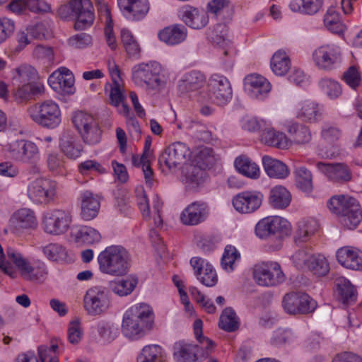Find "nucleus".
I'll use <instances>...</instances> for the list:
<instances>
[{"mask_svg": "<svg viewBox=\"0 0 362 362\" xmlns=\"http://www.w3.org/2000/svg\"><path fill=\"white\" fill-rule=\"evenodd\" d=\"M342 50L336 43H324L317 47L312 53V60L315 66L322 71H329L341 65Z\"/></svg>", "mask_w": 362, "mask_h": 362, "instance_id": "obj_8", "label": "nucleus"}, {"mask_svg": "<svg viewBox=\"0 0 362 362\" xmlns=\"http://www.w3.org/2000/svg\"><path fill=\"white\" fill-rule=\"evenodd\" d=\"M327 206L332 212L339 216L340 223L348 229H354L362 219L358 202L353 197L334 196L328 202Z\"/></svg>", "mask_w": 362, "mask_h": 362, "instance_id": "obj_2", "label": "nucleus"}, {"mask_svg": "<svg viewBox=\"0 0 362 362\" xmlns=\"http://www.w3.org/2000/svg\"><path fill=\"white\" fill-rule=\"evenodd\" d=\"M190 264L194 269L195 274L200 282L206 286H214L218 281V276L213 266L199 257H193Z\"/></svg>", "mask_w": 362, "mask_h": 362, "instance_id": "obj_18", "label": "nucleus"}, {"mask_svg": "<svg viewBox=\"0 0 362 362\" xmlns=\"http://www.w3.org/2000/svg\"><path fill=\"white\" fill-rule=\"evenodd\" d=\"M253 277L255 282L262 286H274L286 279L279 264L276 262L256 264L253 269Z\"/></svg>", "mask_w": 362, "mask_h": 362, "instance_id": "obj_11", "label": "nucleus"}, {"mask_svg": "<svg viewBox=\"0 0 362 362\" xmlns=\"http://www.w3.org/2000/svg\"><path fill=\"white\" fill-rule=\"evenodd\" d=\"M286 128L296 144H307L312 139L310 131L307 126L296 122H290L286 125Z\"/></svg>", "mask_w": 362, "mask_h": 362, "instance_id": "obj_44", "label": "nucleus"}, {"mask_svg": "<svg viewBox=\"0 0 362 362\" xmlns=\"http://www.w3.org/2000/svg\"><path fill=\"white\" fill-rule=\"evenodd\" d=\"M121 39L127 53L130 57H136L139 54V45L129 30L122 29Z\"/></svg>", "mask_w": 362, "mask_h": 362, "instance_id": "obj_57", "label": "nucleus"}, {"mask_svg": "<svg viewBox=\"0 0 362 362\" xmlns=\"http://www.w3.org/2000/svg\"><path fill=\"white\" fill-rule=\"evenodd\" d=\"M187 36V28L181 24H175L158 33L160 40L168 45H176L184 42Z\"/></svg>", "mask_w": 362, "mask_h": 362, "instance_id": "obj_27", "label": "nucleus"}, {"mask_svg": "<svg viewBox=\"0 0 362 362\" xmlns=\"http://www.w3.org/2000/svg\"><path fill=\"white\" fill-rule=\"evenodd\" d=\"M307 269L312 272L316 276H323L328 274L329 264L324 255L313 253Z\"/></svg>", "mask_w": 362, "mask_h": 362, "instance_id": "obj_47", "label": "nucleus"}, {"mask_svg": "<svg viewBox=\"0 0 362 362\" xmlns=\"http://www.w3.org/2000/svg\"><path fill=\"white\" fill-rule=\"evenodd\" d=\"M163 72L162 66L157 62L141 63L132 68V81L144 88H164L167 80Z\"/></svg>", "mask_w": 362, "mask_h": 362, "instance_id": "obj_3", "label": "nucleus"}, {"mask_svg": "<svg viewBox=\"0 0 362 362\" xmlns=\"http://www.w3.org/2000/svg\"><path fill=\"white\" fill-rule=\"evenodd\" d=\"M83 303L86 310L91 315H100L107 311L110 306L107 294L100 287H93L88 290Z\"/></svg>", "mask_w": 362, "mask_h": 362, "instance_id": "obj_14", "label": "nucleus"}, {"mask_svg": "<svg viewBox=\"0 0 362 362\" xmlns=\"http://www.w3.org/2000/svg\"><path fill=\"white\" fill-rule=\"evenodd\" d=\"M138 281L136 279L128 277L113 281L110 283V289L119 296H126L132 293L136 286Z\"/></svg>", "mask_w": 362, "mask_h": 362, "instance_id": "obj_45", "label": "nucleus"}, {"mask_svg": "<svg viewBox=\"0 0 362 362\" xmlns=\"http://www.w3.org/2000/svg\"><path fill=\"white\" fill-rule=\"evenodd\" d=\"M98 9L100 15L105 18L106 27L105 28V35L106 42L111 49H115L117 47L116 39L112 33L113 27L110 11L107 5L102 1V0H97Z\"/></svg>", "mask_w": 362, "mask_h": 362, "instance_id": "obj_35", "label": "nucleus"}, {"mask_svg": "<svg viewBox=\"0 0 362 362\" xmlns=\"http://www.w3.org/2000/svg\"><path fill=\"white\" fill-rule=\"evenodd\" d=\"M27 112L35 123L45 129H56L62 122L59 106L51 100L28 107Z\"/></svg>", "mask_w": 362, "mask_h": 362, "instance_id": "obj_4", "label": "nucleus"}, {"mask_svg": "<svg viewBox=\"0 0 362 362\" xmlns=\"http://www.w3.org/2000/svg\"><path fill=\"white\" fill-rule=\"evenodd\" d=\"M17 145L18 149L15 154L17 160L27 164H35L40 160V150L34 142L20 140L17 141Z\"/></svg>", "mask_w": 362, "mask_h": 362, "instance_id": "obj_23", "label": "nucleus"}, {"mask_svg": "<svg viewBox=\"0 0 362 362\" xmlns=\"http://www.w3.org/2000/svg\"><path fill=\"white\" fill-rule=\"evenodd\" d=\"M100 239L101 235L100 233L95 228L89 226L81 227L76 234V240L77 242L88 245L98 243Z\"/></svg>", "mask_w": 362, "mask_h": 362, "instance_id": "obj_51", "label": "nucleus"}, {"mask_svg": "<svg viewBox=\"0 0 362 362\" xmlns=\"http://www.w3.org/2000/svg\"><path fill=\"white\" fill-rule=\"evenodd\" d=\"M313 252L310 248L305 247L297 250L291 257L293 264L298 269H307L312 259Z\"/></svg>", "mask_w": 362, "mask_h": 362, "instance_id": "obj_52", "label": "nucleus"}, {"mask_svg": "<svg viewBox=\"0 0 362 362\" xmlns=\"http://www.w3.org/2000/svg\"><path fill=\"white\" fill-rule=\"evenodd\" d=\"M316 166L329 180L333 182H345L351 180V171L344 163H325L318 162Z\"/></svg>", "mask_w": 362, "mask_h": 362, "instance_id": "obj_20", "label": "nucleus"}, {"mask_svg": "<svg viewBox=\"0 0 362 362\" xmlns=\"http://www.w3.org/2000/svg\"><path fill=\"white\" fill-rule=\"evenodd\" d=\"M71 221V216L69 212L52 209L43 214L42 226L46 233L59 235L69 230Z\"/></svg>", "mask_w": 362, "mask_h": 362, "instance_id": "obj_12", "label": "nucleus"}, {"mask_svg": "<svg viewBox=\"0 0 362 362\" xmlns=\"http://www.w3.org/2000/svg\"><path fill=\"white\" fill-rule=\"evenodd\" d=\"M43 253L51 261L64 262L66 259V248L57 243H49L42 249Z\"/></svg>", "mask_w": 362, "mask_h": 362, "instance_id": "obj_50", "label": "nucleus"}, {"mask_svg": "<svg viewBox=\"0 0 362 362\" xmlns=\"http://www.w3.org/2000/svg\"><path fill=\"white\" fill-rule=\"evenodd\" d=\"M262 163L265 172L270 177L284 179L289 174L287 165L277 159L264 156Z\"/></svg>", "mask_w": 362, "mask_h": 362, "instance_id": "obj_32", "label": "nucleus"}, {"mask_svg": "<svg viewBox=\"0 0 362 362\" xmlns=\"http://www.w3.org/2000/svg\"><path fill=\"white\" fill-rule=\"evenodd\" d=\"M206 172L200 167L188 165L182 170V182L189 187L194 188L204 182Z\"/></svg>", "mask_w": 362, "mask_h": 362, "instance_id": "obj_37", "label": "nucleus"}, {"mask_svg": "<svg viewBox=\"0 0 362 362\" xmlns=\"http://www.w3.org/2000/svg\"><path fill=\"white\" fill-rule=\"evenodd\" d=\"M58 184L56 181L39 177L28 185V195L34 203L48 204L57 197Z\"/></svg>", "mask_w": 362, "mask_h": 362, "instance_id": "obj_10", "label": "nucleus"}, {"mask_svg": "<svg viewBox=\"0 0 362 362\" xmlns=\"http://www.w3.org/2000/svg\"><path fill=\"white\" fill-rule=\"evenodd\" d=\"M234 165L238 173L249 178L257 179L260 175L258 165L244 155L235 158Z\"/></svg>", "mask_w": 362, "mask_h": 362, "instance_id": "obj_33", "label": "nucleus"}, {"mask_svg": "<svg viewBox=\"0 0 362 362\" xmlns=\"http://www.w3.org/2000/svg\"><path fill=\"white\" fill-rule=\"evenodd\" d=\"M14 83L21 86V90H43L37 70L30 64H23L12 70Z\"/></svg>", "mask_w": 362, "mask_h": 362, "instance_id": "obj_13", "label": "nucleus"}, {"mask_svg": "<svg viewBox=\"0 0 362 362\" xmlns=\"http://www.w3.org/2000/svg\"><path fill=\"white\" fill-rule=\"evenodd\" d=\"M71 121L83 143L93 146L101 140L102 130L98 118L90 113L76 111L72 114Z\"/></svg>", "mask_w": 362, "mask_h": 362, "instance_id": "obj_6", "label": "nucleus"}, {"mask_svg": "<svg viewBox=\"0 0 362 362\" xmlns=\"http://www.w3.org/2000/svg\"><path fill=\"white\" fill-rule=\"evenodd\" d=\"M81 202L82 218L85 221H90L95 218L100 206L98 199L91 192L86 191L81 195Z\"/></svg>", "mask_w": 362, "mask_h": 362, "instance_id": "obj_28", "label": "nucleus"}, {"mask_svg": "<svg viewBox=\"0 0 362 362\" xmlns=\"http://www.w3.org/2000/svg\"><path fill=\"white\" fill-rule=\"evenodd\" d=\"M206 83V77L199 71H191L185 74L179 81V88L196 90L202 88Z\"/></svg>", "mask_w": 362, "mask_h": 362, "instance_id": "obj_36", "label": "nucleus"}, {"mask_svg": "<svg viewBox=\"0 0 362 362\" xmlns=\"http://www.w3.org/2000/svg\"><path fill=\"white\" fill-rule=\"evenodd\" d=\"M240 258V255L237 249L234 246L227 245L221 259L223 269L227 272H232L234 269L235 261Z\"/></svg>", "mask_w": 362, "mask_h": 362, "instance_id": "obj_56", "label": "nucleus"}, {"mask_svg": "<svg viewBox=\"0 0 362 362\" xmlns=\"http://www.w3.org/2000/svg\"><path fill=\"white\" fill-rule=\"evenodd\" d=\"M60 151L70 160L80 158L83 152V146L78 137L71 131L62 132L59 140Z\"/></svg>", "mask_w": 362, "mask_h": 362, "instance_id": "obj_16", "label": "nucleus"}, {"mask_svg": "<svg viewBox=\"0 0 362 362\" xmlns=\"http://www.w3.org/2000/svg\"><path fill=\"white\" fill-rule=\"evenodd\" d=\"M99 335L106 341L114 340L118 334V329L112 324L100 322L96 325Z\"/></svg>", "mask_w": 362, "mask_h": 362, "instance_id": "obj_61", "label": "nucleus"}, {"mask_svg": "<svg viewBox=\"0 0 362 362\" xmlns=\"http://www.w3.org/2000/svg\"><path fill=\"white\" fill-rule=\"evenodd\" d=\"M243 83L245 90H271L272 89V84L268 79L255 73L247 75L243 80Z\"/></svg>", "mask_w": 362, "mask_h": 362, "instance_id": "obj_46", "label": "nucleus"}, {"mask_svg": "<svg viewBox=\"0 0 362 362\" xmlns=\"http://www.w3.org/2000/svg\"><path fill=\"white\" fill-rule=\"evenodd\" d=\"M260 141L266 145L279 148H287L289 140L283 132L276 131L273 128H264L260 134Z\"/></svg>", "mask_w": 362, "mask_h": 362, "instance_id": "obj_30", "label": "nucleus"}, {"mask_svg": "<svg viewBox=\"0 0 362 362\" xmlns=\"http://www.w3.org/2000/svg\"><path fill=\"white\" fill-rule=\"evenodd\" d=\"M47 82L53 90H59L72 88L75 78L69 69L61 66L49 76Z\"/></svg>", "mask_w": 362, "mask_h": 362, "instance_id": "obj_22", "label": "nucleus"}, {"mask_svg": "<svg viewBox=\"0 0 362 362\" xmlns=\"http://www.w3.org/2000/svg\"><path fill=\"white\" fill-rule=\"evenodd\" d=\"M10 221L16 230L34 229L37 226L35 212L27 208L17 210L12 215Z\"/></svg>", "mask_w": 362, "mask_h": 362, "instance_id": "obj_26", "label": "nucleus"}, {"mask_svg": "<svg viewBox=\"0 0 362 362\" xmlns=\"http://www.w3.org/2000/svg\"><path fill=\"white\" fill-rule=\"evenodd\" d=\"M300 292H292L285 295L283 299L284 310L289 314H300Z\"/></svg>", "mask_w": 362, "mask_h": 362, "instance_id": "obj_53", "label": "nucleus"}, {"mask_svg": "<svg viewBox=\"0 0 362 362\" xmlns=\"http://www.w3.org/2000/svg\"><path fill=\"white\" fill-rule=\"evenodd\" d=\"M290 230L288 221L280 216H268L258 221L255 233L261 239H271L279 243L288 235Z\"/></svg>", "mask_w": 362, "mask_h": 362, "instance_id": "obj_9", "label": "nucleus"}, {"mask_svg": "<svg viewBox=\"0 0 362 362\" xmlns=\"http://www.w3.org/2000/svg\"><path fill=\"white\" fill-rule=\"evenodd\" d=\"M158 163L160 166L165 165L169 170L176 168L182 164L170 146H168L161 153L158 158Z\"/></svg>", "mask_w": 362, "mask_h": 362, "instance_id": "obj_64", "label": "nucleus"}, {"mask_svg": "<svg viewBox=\"0 0 362 362\" xmlns=\"http://www.w3.org/2000/svg\"><path fill=\"white\" fill-rule=\"evenodd\" d=\"M324 25L327 30L334 33H343L346 25L340 18V14L334 7L327 9L324 16Z\"/></svg>", "mask_w": 362, "mask_h": 362, "instance_id": "obj_41", "label": "nucleus"}, {"mask_svg": "<svg viewBox=\"0 0 362 362\" xmlns=\"http://www.w3.org/2000/svg\"><path fill=\"white\" fill-rule=\"evenodd\" d=\"M318 228L316 220L309 218L298 222V228L294 235V241L296 244L308 241Z\"/></svg>", "mask_w": 362, "mask_h": 362, "instance_id": "obj_34", "label": "nucleus"}, {"mask_svg": "<svg viewBox=\"0 0 362 362\" xmlns=\"http://www.w3.org/2000/svg\"><path fill=\"white\" fill-rule=\"evenodd\" d=\"M7 257L19 269L21 276L26 281H43L48 274V270L43 262L30 263L24 256L13 248L6 250Z\"/></svg>", "mask_w": 362, "mask_h": 362, "instance_id": "obj_7", "label": "nucleus"}, {"mask_svg": "<svg viewBox=\"0 0 362 362\" xmlns=\"http://www.w3.org/2000/svg\"><path fill=\"white\" fill-rule=\"evenodd\" d=\"M117 3L122 14L134 21L144 18L149 11L148 0H117Z\"/></svg>", "mask_w": 362, "mask_h": 362, "instance_id": "obj_17", "label": "nucleus"}, {"mask_svg": "<svg viewBox=\"0 0 362 362\" xmlns=\"http://www.w3.org/2000/svg\"><path fill=\"white\" fill-rule=\"evenodd\" d=\"M174 358L177 362H196L199 347L185 341L175 343Z\"/></svg>", "mask_w": 362, "mask_h": 362, "instance_id": "obj_29", "label": "nucleus"}, {"mask_svg": "<svg viewBox=\"0 0 362 362\" xmlns=\"http://www.w3.org/2000/svg\"><path fill=\"white\" fill-rule=\"evenodd\" d=\"M150 331L139 320L125 312L122 319V332L123 334L132 339H138Z\"/></svg>", "mask_w": 362, "mask_h": 362, "instance_id": "obj_25", "label": "nucleus"}, {"mask_svg": "<svg viewBox=\"0 0 362 362\" xmlns=\"http://www.w3.org/2000/svg\"><path fill=\"white\" fill-rule=\"evenodd\" d=\"M337 285L340 300L344 304L350 305L356 300V289L349 280L344 278L339 279Z\"/></svg>", "mask_w": 362, "mask_h": 362, "instance_id": "obj_43", "label": "nucleus"}, {"mask_svg": "<svg viewBox=\"0 0 362 362\" xmlns=\"http://www.w3.org/2000/svg\"><path fill=\"white\" fill-rule=\"evenodd\" d=\"M35 92H0V98L5 103L13 100L17 104L24 105L34 100Z\"/></svg>", "mask_w": 362, "mask_h": 362, "instance_id": "obj_55", "label": "nucleus"}, {"mask_svg": "<svg viewBox=\"0 0 362 362\" xmlns=\"http://www.w3.org/2000/svg\"><path fill=\"white\" fill-rule=\"evenodd\" d=\"M270 66L275 75L284 76L291 68V61L284 51L278 50L271 59Z\"/></svg>", "mask_w": 362, "mask_h": 362, "instance_id": "obj_40", "label": "nucleus"}, {"mask_svg": "<svg viewBox=\"0 0 362 362\" xmlns=\"http://www.w3.org/2000/svg\"><path fill=\"white\" fill-rule=\"evenodd\" d=\"M338 262L344 267L353 270H362V253L349 247H344L337 252Z\"/></svg>", "mask_w": 362, "mask_h": 362, "instance_id": "obj_24", "label": "nucleus"}, {"mask_svg": "<svg viewBox=\"0 0 362 362\" xmlns=\"http://www.w3.org/2000/svg\"><path fill=\"white\" fill-rule=\"evenodd\" d=\"M227 33V26L225 24L219 23L214 27L209 37L217 45L228 47L231 42L226 38Z\"/></svg>", "mask_w": 362, "mask_h": 362, "instance_id": "obj_60", "label": "nucleus"}, {"mask_svg": "<svg viewBox=\"0 0 362 362\" xmlns=\"http://www.w3.org/2000/svg\"><path fill=\"white\" fill-rule=\"evenodd\" d=\"M322 116V111L317 103L307 100L303 103L296 112V117L306 122H316Z\"/></svg>", "mask_w": 362, "mask_h": 362, "instance_id": "obj_39", "label": "nucleus"}, {"mask_svg": "<svg viewBox=\"0 0 362 362\" xmlns=\"http://www.w3.org/2000/svg\"><path fill=\"white\" fill-rule=\"evenodd\" d=\"M209 215V209L205 203L193 202L181 213V222L186 226H197L204 222Z\"/></svg>", "mask_w": 362, "mask_h": 362, "instance_id": "obj_19", "label": "nucleus"}, {"mask_svg": "<svg viewBox=\"0 0 362 362\" xmlns=\"http://www.w3.org/2000/svg\"><path fill=\"white\" fill-rule=\"evenodd\" d=\"M179 16L187 26L193 29H202L209 23L206 11L189 6L182 8Z\"/></svg>", "mask_w": 362, "mask_h": 362, "instance_id": "obj_21", "label": "nucleus"}, {"mask_svg": "<svg viewBox=\"0 0 362 362\" xmlns=\"http://www.w3.org/2000/svg\"><path fill=\"white\" fill-rule=\"evenodd\" d=\"M291 200L290 192L283 186H276L270 190L269 202L275 209L286 208Z\"/></svg>", "mask_w": 362, "mask_h": 362, "instance_id": "obj_38", "label": "nucleus"}, {"mask_svg": "<svg viewBox=\"0 0 362 362\" xmlns=\"http://www.w3.org/2000/svg\"><path fill=\"white\" fill-rule=\"evenodd\" d=\"M83 329L80 320L76 318L71 321L68 327V339L72 344H78L83 337Z\"/></svg>", "mask_w": 362, "mask_h": 362, "instance_id": "obj_63", "label": "nucleus"}, {"mask_svg": "<svg viewBox=\"0 0 362 362\" xmlns=\"http://www.w3.org/2000/svg\"><path fill=\"white\" fill-rule=\"evenodd\" d=\"M263 194L259 191H244L238 193L232 199L234 209L240 214H251L262 205Z\"/></svg>", "mask_w": 362, "mask_h": 362, "instance_id": "obj_15", "label": "nucleus"}, {"mask_svg": "<svg viewBox=\"0 0 362 362\" xmlns=\"http://www.w3.org/2000/svg\"><path fill=\"white\" fill-rule=\"evenodd\" d=\"M162 348L158 345H148L143 348L137 357V362H162Z\"/></svg>", "mask_w": 362, "mask_h": 362, "instance_id": "obj_48", "label": "nucleus"}, {"mask_svg": "<svg viewBox=\"0 0 362 362\" xmlns=\"http://www.w3.org/2000/svg\"><path fill=\"white\" fill-rule=\"evenodd\" d=\"M58 13L64 19L74 17L76 30H84L90 26L94 21L93 5L90 0H70L59 8Z\"/></svg>", "mask_w": 362, "mask_h": 362, "instance_id": "obj_5", "label": "nucleus"}, {"mask_svg": "<svg viewBox=\"0 0 362 362\" xmlns=\"http://www.w3.org/2000/svg\"><path fill=\"white\" fill-rule=\"evenodd\" d=\"M203 322L201 320L197 319L193 325L194 333L196 339L199 341L202 349L206 350V354L209 355L214 348V343L212 340L202 335Z\"/></svg>", "mask_w": 362, "mask_h": 362, "instance_id": "obj_58", "label": "nucleus"}, {"mask_svg": "<svg viewBox=\"0 0 362 362\" xmlns=\"http://www.w3.org/2000/svg\"><path fill=\"white\" fill-rule=\"evenodd\" d=\"M219 327L226 332H233L238 328L235 313L231 308H226L222 312L218 322Z\"/></svg>", "mask_w": 362, "mask_h": 362, "instance_id": "obj_49", "label": "nucleus"}, {"mask_svg": "<svg viewBox=\"0 0 362 362\" xmlns=\"http://www.w3.org/2000/svg\"><path fill=\"white\" fill-rule=\"evenodd\" d=\"M126 312L134 318L139 320L148 329H151L154 322V314L152 308L146 303H139L132 305Z\"/></svg>", "mask_w": 362, "mask_h": 362, "instance_id": "obj_31", "label": "nucleus"}, {"mask_svg": "<svg viewBox=\"0 0 362 362\" xmlns=\"http://www.w3.org/2000/svg\"><path fill=\"white\" fill-rule=\"evenodd\" d=\"M100 271L111 276H124L130 267V255L123 247L112 245L102 251L98 257Z\"/></svg>", "mask_w": 362, "mask_h": 362, "instance_id": "obj_1", "label": "nucleus"}, {"mask_svg": "<svg viewBox=\"0 0 362 362\" xmlns=\"http://www.w3.org/2000/svg\"><path fill=\"white\" fill-rule=\"evenodd\" d=\"M47 166L49 171L54 173H61L64 169L63 157L57 152H51L47 156Z\"/></svg>", "mask_w": 362, "mask_h": 362, "instance_id": "obj_62", "label": "nucleus"}, {"mask_svg": "<svg viewBox=\"0 0 362 362\" xmlns=\"http://www.w3.org/2000/svg\"><path fill=\"white\" fill-rule=\"evenodd\" d=\"M296 186L303 191L309 192L313 189L311 173L305 168L300 167L296 170Z\"/></svg>", "mask_w": 362, "mask_h": 362, "instance_id": "obj_54", "label": "nucleus"}, {"mask_svg": "<svg viewBox=\"0 0 362 362\" xmlns=\"http://www.w3.org/2000/svg\"><path fill=\"white\" fill-rule=\"evenodd\" d=\"M110 104L117 108L118 112L127 116L129 107L126 103V96L123 92H110Z\"/></svg>", "mask_w": 362, "mask_h": 362, "instance_id": "obj_59", "label": "nucleus"}, {"mask_svg": "<svg viewBox=\"0 0 362 362\" xmlns=\"http://www.w3.org/2000/svg\"><path fill=\"white\" fill-rule=\"evenodd\" d=\"M322 0H291L289 8L292 11L313 15L320 11Z\"/></svg>", "mask_w": 362, "mask_h": 362, "instance_id": "obj_42", "label": "nucleus"}]
</instances>
